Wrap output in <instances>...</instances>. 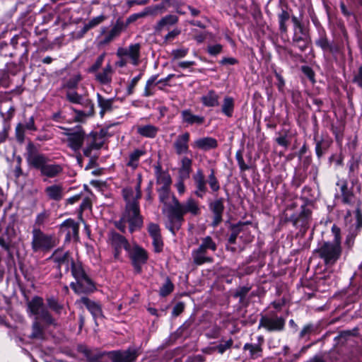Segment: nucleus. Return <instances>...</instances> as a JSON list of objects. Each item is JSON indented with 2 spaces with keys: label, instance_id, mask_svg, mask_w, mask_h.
<instances>
[{
  "label": "nucleus",
  "instance_id": "obj_1",
  "mask_svg": "<svg viewBox=\"0 0 362 362\" xmlns=\"http://www.w3.org/2000/svg\"><path fill=\"white\" fill-rule=\"evenodd\" d=\"M157 191L159 201L165 206L162 210L166 216L165 226L173 235L181 228L186 214L189 213L194 216L200 214L198 202L193 198H188L185 202L181 203L171 193L170 187H160Z\"/></svg>",
  "mask_w": 362,
  "mask_h": 362
},
{
  "label": "nucleus",
  "instance_id": "obj_2",
  "mask_svg": "<svg viewBox=\"0 0 362 362\" xmlns=\"http://www.w3.org/2000/svg\"><path fill=\"white\" fill-rule=\"evenodd\" d=\"M136 194L132 189L124 190V197L127 202L126 209L119 221L115 223V226L124 233L126 224H129V230L131 233L139 230L143 226V218L140 214V209L138 202L141 197V182H139L136 187Z\"/></svg>",
  "mask_w": 362,
  "mask_h": 362
},
{
  "label": "nucleus",
  "instance_id": "obj_3",
  "mask_svg": "<svg viewBox=\"0 0 362 362\" xmlns=\"http://www.w3.org/2000/svg\"><path fill=\"white\" fill-rule=\"evenodd\" d=\"M25 158L28 165L34 169L38 170L42 177L54 178L63 172V167L58 163H50L49 158L39 152L38 148L29 141L25 148Z\"/></svg>",
  "mask_w": 362,
  "mask_h": 362
},
{
  "label": "nucleus",
  "instance_id": "obj_4",
  "mask_svg": "<svg viewBox=\"0 0 362 362\" xmlns=\"http://www.w3.org/2000/svg\"><path fill=\"white\" fill-rule=\"evenodd\" d=\"M334 235L332 241L323 243L317 250L316 253L327 266L334 265L341 255V230L336 225L332 227Z\"/></svg>",
  "mask_w": 362,
  "mask_h": 362
},
{
  "label": "nucleus",
  "instance_id": "obj_5",
  "mask_svg": "<svg viewBox=\"0 0 362 362\" xmlns=\"http://www.w3.org/2000/svg\"><path fill=\"white\" fill-rule=\"evenodd\" d=\"M71 272L75 282L70 284V287L77 294L88 293L95 290V286L92 279L86 273L81 262H71Z\"/></svg>",
  "mask_w": 362,
  "mask_h": 362
},
{
  "label": "nucleus",
  "instance_id": "obj_6",
  "mask_svg": "<svg viewBox=\"0 0 362 362\" xmlns=\"http://www.w3.org/2000/svg\"><path fill=\"white\" fill-rule=\"evenodd\" d=\"M26 313L29 317H35L47 325H55L56 321L49 311L45 308L42 297L35 296L32 299L26 300Z\"/></svg>",
  "mask_w": 362,
  "mask_h": 362
},
{
  "label": "nucleus",
  "instance_id": "obj_7",
  "mask_svg": "<svg viewBox=\"0 0 362 362\" xmlns=\"http://www.w3.org/2000/svg\"><path fill=\"white\" fill-rule=\"evenodd\" d=\"M216 250L217 245L211 236L207 235L201 238L199 247L192 251L193 262L197 265L212 263L214 259L208 255V252H215Z\"/></svg>",
  "mask_w": 362,
  "mask_h": 362
},
{
  "label": "nucleus",
  "instance_id": "obj_8",
  "mask_svg": "<svg viewBox=\"0 0 362 362\" xmlns=\"http://www.w3.org/2000/svg\"><path fill=\"white\" fill-rule=\"evenodd\" d=\"M57 245L54 235L47 234L40 228L33 227L31 248L34 252H48Z\"/></svg>",
  "mask_w": 362,
  "mask_h": 362
},
{
  "label": "nucleus",
  "instance_id": "obj_9",
  "mask_svg": "<svg viewBox=\"0 0 362 362\" xmlns=\"http://www.w3.org/2000/svg\"><path fill=\"white\" fill-rule=\"evenodd\" d=\"M285 325L286 318L273 312L261 317L258 328H264L269 332H279L284 330Z\"/></svg>",
  "mask_w": 362,
  "mask_h": 362
},
{
  "label": "nucleus",
  "instance_id": "obj_10",
  "mask_svg": "<svg viewBox=\"0 0 362 362\" xmlns=\"http://www.w3.org/2000/svg\"><path fill=\"white\" fill-rule=\"evenodd\" d=\"M127 253L134 272L140 274L142 271V265L146 263L148 258L147 252L138 245H135L129 248Z\"/></svg>",
  "mask_w": 362,
  "mask_h": 362
},
{
  "label": "nucleus",
  "instance_id": "obj_11",
  "mask_svg": "<svg viewBox=\"0 0 362 362\" xmlns=\"http://www.w3.org/2000/svg\"><path fill=\"white\" fill-rule=\"evenodd\" d=\"M311 214V211L305 205H302L300 213L291 216L288 221L294 227L299 228L303 233H305L310 226Z\"/></svg>",
  "mask_w": 362,
  "mask_h": 362
},
{
  "label": "nucleus",
  "instance_id": "obj_12",
  "mask_svg": "<svg viewBox=\"0 0 362 362\" xmlns=\"http://www.w3.org/2000/svg\"><path fill=\"white\" fill-rule=\"evenodd\" d=\"M64 134L67 137V146L74 151H79L87 138L86 132L81 127L68 129Z\"/></svg>",
  "mask_w": 362,
  "mask_h": 362
},
{
  "label": "nucleus",
  "instance_id": "obj_13",
  "mask_svg": "<svg viewBox=\"0 0 362 362\" xmlns=\"http://www.w3.org/2000/svg\"><path fill=\"white\" fill-rule=\"evenodd\" d=\"M139 355V349L136 347L107 352V356L112 362H135Z\"/></svg>",
  "mask_w": 362,
  "mask_h": 362
},
{
  "label": "nucleus",
  "instance_id": "obj_14",
  "mask_svg": "<svg viewBox=\"0 0 362 362\" xmlns=\"http://www.w3.org/2000/svg\"><path fill=\"white\" fill-rule=\"evenodd\" d=\"M79 223L74 219L68 218L59 226V233L64 235L66 243L77 241L79 238Z\"/></svg>",
  "mask_w": 362,
  "mask_h": 362
},
{
  "label": "nucleus",
  "instance_id": "obj_15",
  "mask_svg": "<svg viewBox=\"0 0 362 362\" xmlns=\"http://www.w3.org/2000/svg\"><path fill=\"white\" fill-rule=\"evenodd\" d=\"M109 243L114 250V257L117 260L120 259L122 249L127 252L131 247L126 238L116 232H111L109 234Z\"/></svg>",
  "mask_w": 362,
  "mask_h": 362
},
{
  "label": "nucleus",
  "instance_id": "obj_16",
  "mask_svg": "<svg viewBox=\"0 0 362 362\" xmlns=\"http://www.w3.org/2000/svg\"><path fill=\"white\" fill-rule=\"evenodd\" d=\"M141 45L139 43L131 44L128 47H119L117 50L119 57H126L134 66L139 64Z\"/></svg>",
  "mask_w": 362,
  "mask_h": 362
},
{
  "label": "nucleus",
  "instance_id": "obj_17",
  "mask_svg": "<svg viewBox=\"0 0 362 362\" xmlns=\"http://www.w3.org/2000/svg\"><path fill=\"white\" fill-rule=\"evenodd\" d=\"M47 259L52 261L56 264L57 269L59 272L58 275L59 278H61L62 276L61 272L62 266L65 265L66 271H68L69 266L71 267V261H74L68 251L64 252L61 249L55 250Z\"/></svg>",
  "mask_w": 362,
  "mask_h": 362
},
{
  "label": "nucleus",
  "instance_id": "obj_18",
  "mask_svg": "<svg viewBox=\"0 0 362 362\" xmlns=\"http://www.w3.org/2000/svg\"><path fill=\"white\" fill-rule=\"evenodd\" d=\"M209 208L214 214L211 225L212 227L216 228L223 221V214L224 211L223 199L219 198L210 202Z\"/></svg>",
  "mask_w": 362,
  "mask_h": 362
},
{
  "label": "nucleus",
  "instance_id": "obj_19",
  "mask_svg": "<svg viewBox=\"0 0 362 362\" xmlns=\"http://www.w3.org/2000/svg\"><path fill=\"white\" fill-rule=\"evenodd\" d=\"M182 123L187 126L202 125L205 122L202 115H194L190 109H185L180 112Z\"/></svg>",
  "mask_w": 362,
  "mask_h": 362
},
{
  "label": "nucleus",
  "instance_id": "obj_20",
  "mask_svg": "<svg viewBox=\"0 0 362 362\" xmlns=\"http://www.w3.org/2000/svg\"><path fill=\"white\" fill-rule=\"evenodd\" d=\"M76 303L86 306L95 320L103 317L102 306L98 302L92 300L88 297H81Z\"/></svg>",
  "mask_w": 362,
  "mask_h": 362
},
{
  "label": "nucleus",
  "instance_id": "obj_21",
  "mask_svg": "<svg viewBox=\"0 0 362 362\" xmlns=\"http://www.w3.org/2000/svg\"><path fill=\"white\" fill-rule=\"evenodd\" d=\"M190 139V134L186 132L181 134H179L174 143L173 148L176 154L182 155L186 154L189 152V141Z\"/></svg>",
  "mask_w": 362,
  "mask_h": 362
},
{
  "label": "nucleus",
  "instance_id": "obj_22",
  "mask_svg": "<svg viewBox=\"0 0 362 362\" xmlns=\"http://www.w3.org/2000/svg\"><path fill=\"white\" fill-rule=\"evenodd\" d=\"M193 180L195 185L194 194L199 198H203L207 191V187L206 181L202 170L199 169L193 175Z\"/></svg>",
  "mask_w": 362,
  "mask_h": 362
},
{
  "label": "nucleus",
  "instance_id": "obj_23",
  "mask_svg": "<svg viewBox=\"0 0 362 362\" xmlns=\"http://www.w3.org/2000/svg\"><path fill=\"white\" fill-rule=\"evenodd\" d=\"M193 148L204 151L216 148L218 146V141L213 137H202L196 139L192 144Z\"/></svg>",
  "mask_w": 362,
  "mask_h": 362
},
{
  "label": "nucleus",
  "instance_id": "obj_24",
  "mask_svg": "<svg viewBox=\"0 0 362 362\" xmlns=\"http://www.w3.org/2000/svg\"><path fill=\"white\" fill-rule=\"evenodd\" d=\"M97 103L100 107V116L103 117L106 112H110L114 110L115 98H106L100 93H97Z\"/></svg>",
  "mask_w": 362,
  "mask_h": 362
},
{
  "label": "nucleus",
  "instance_id": "obj_25",
  "mask_svg": "<svg viewBox=\"0 0 362 362\" xmlns=\"http://www.w3.org/2000/svg\"><path fill=\"white\" fill-rule=\"evenodd\" d=\"M79 351L86 357L87 362H99L107 352H102L98 349H89L86 346H81Z\"/></svg>",
  "mask_w": 362,
  "mask_h": 362
},
{
  "label": "nucleus",
  "instance_id": "obj_26",
  "mask_svg": "<svg viewBox=\"0 0 362 362\" xmlns=\"http://www.w3.org/2000/svg\"><path fill=\"white\" fill-rule=\"evenodd\" d=\"M45 192L49 199L59 202L64 197V187L62 185H52L45 189Z\"/></svg>",
  "mask_w": 362,
  "mask_h": 362
},
{
  "label": "nucleus",
  "instance_id": "obj_27",
  "mask_svg": "<svg viewBox=\"0 0 362 362\" xmlns=\"http://www.w3.org/2000/svg\"><path fill=\"white\" fill-rule=\"evenodd\" d=\"M337 185L340 187L342 202L345 204H353L354 194L353 191L348 188L347 182L344 180H339L337 182Z\"/></svg>",
  "mask_w": 362,
  "mask_h": 362
},
{
  "label": "nucleus",
  "instance_id": "obj_28",
  "mask_svg": "<svg viewBox=\"0 0 362 362\" xmlns=\"http://www.w3.org/2000/svg\"><path fill=\"white\" fill-rule=\"evenodd\" d=\"M106 132L101 129L100 132H91L87 136L86 141L92 144L95 149L100 148L105 143V136Z\"/></svg>",
  "mask_w": 362,
  "mask_h": 362
},
{
  "label": "nucleus",
  "instance_id": "obj_29",
  "mask_svg": "<svg viewBox=\"0 0 362 362\" xmlns=\"http://www.w3.org/2000/svg\"><path fill=\"white\" fill-rule=\"evenodd\" d=\"M20 37L17 35L12 37L11 40V45L12 47L16 49V52L13 54L11 53L10 56L13 57L14 55H20L22 58L24 57H27L28 55V47H27V42L25 40H23L21 42H18Z\"/></svg>",
  "mask_w": 362,
  "mask_h": 362
},
{
  "label": "nucleus",
  "instance_id": "obj_30",
  "mask_svg": "<svg viewBox=\"0 0 362 362\" xmlns=\"http://www.w3.org/2000/svg\"><path fill=\"white\" fill-rule=\"evenodd\" d=\"M124 28V24H115L114 27L108 32H106L103 29L102 30V35H104V38L101 41V43L107 44L110 42L120 35Z\"/></svg>",
  "mask_w": 362,
  "mask_h": 362
},
{
  "label": "nucleus",
  "instance_id": "obj_31",
  "mask_svg": "<svg viewBox=\"0 0 362 362\" xmlns=\"http://www.w3.org/2000/svg\"><path fill=\"white\" fill-rule=\"evenodd\" d=\"M155 174L157 185L160 187H170L172 183L170 175L168 172L163 171L160 165L155 167Z\"/></svg>",
  "mask_w": 362,
  "mask_h": 362
},
{
  "label": "nucleus",
  "instance_id": "obj_32",
  "mask_svg": "<svg viewBox=\"0 0 362 362\" xmlns=\"http://www.w3.org/2000/svg\"><path fill=\"white\" fill-rule=\"evenodd\" d=\"M112 66L107 64L102 71L95 74V79L101 84H110L112 82Z\"/></svg>",
  "mask_w": 362,
  "mask_h": 362
},
{
  "label": "nucleus",
  "instance_id": "obj_33",
  "mask_svg": "<svg viewBox=\"0 0 362 362\" xmlns=\"http://www.w3.org/2000/svg\"><path fill=\"white\" fill-rule=\"evenodd\" d=\"M15 235L13 228L7 227L4 233L0 235V246L5 250L9 252L12 238Z\"/></svg>",
  "mask_w": 362,
  "mask_h": 362
},
{
  "label": "nucleus",
  "instance_id": "obj_34",
  "mask_svg": "<svg viewBox=\"0 0 362 362\" xmlns=\"http://www.w3.org/2000/svg\"><path fill=\"white\" fill-rule=\"evenodd\" d=\"M82 106L85 108V110L74 109L76 121L83 122L87 117H91L95 114L94 104L93 102H90V104L83 105Z\"/></svg>",
  "mask_w": 362,
  "mask_h": 362
},
{
  "label": "nucleus",
  "instance_id": "obj_35",
  "mask_svg": "<svg viewBox=\"0 0 362 362\" xmlns=\"http://www.w3.org/2000/svg\"><path fill=\"white\" fill-rule=\"evenodd\" d=\"M66 100L73 104H78L81 105L90 104L92 102L89 98L78 94L74 90H67L66 93Z\"/></svg>",
  "mask_w": 362,
  "mask_h": 362
},
{
  "label": "nucleus",
  "instance_id": "obj_36",
  "mask_svg": "<svg viewBox=\"0 0 362 362\" xmlns=\"http://www.w3.org/2000/svg\"><path fill=\"white\" fill-rule=\"evenodd\" d=\"M202 105L207 107H216L219 105V96L216 91L211 90L202 95L200 99Z\"/></svg>",
  "mask_w": 362,
  "mask_h": 362
},
{
  "label": "nucleus",
  "instance_id": "obj_37",
  "mask_svg": "<svg viewBox=\"0 0 362 362\" xmlns=\"http://www.w3.org/2000/svg\"><path fill=\"white\" fill-rule=\"evenodd\" d=\"M315 153L318 158H320L330 147L332 141L329 138H321L317 139L315 137Z\"/></svg>",
  "mask_w": 362,
  "mask_h": 362
},
{
  "label": "nucleus",
  "instance_id": "obj_38",
  "mask_svg": "<svg viewBox=\"0 0 362 362\" xmlns=\"http://www.w3.org/2000/svg\"><path fill=\"white\" fill-rule=\"evenodd\" d=\"M356 222L349 226L347 234L354 238L359 234L362 229V214L359 209L355 212Z\"/></svg>",
  "mask_w": 362,
  "mask_h": 362
},
{
  "label": "nucleus",
  "instance_id": "obj_39",
  "mask_svg": "<svg viewBox=\"0 0 362 362\" xmlns=\"http://www.w3.org/2000/svg\"><path fill=\"white\" fill-rule=\"evenodd\" d=\"M176 3V0H163L160 4L153 7H147L146 8V10L149 15H154L157 14L158 12L162 13L163 11H166L167 8L170 6H174Z\"/></svg>",
  "mask_w": 362,
  "mask_h": 362
},
{
  "label": "nucleus",
  "instance_id": "obj_40",
  "mask_svg": "<svg viewBox=\"0 0 362 362\" xmlns=\"http://www.w3.org/2000/svg\"><path fill=\"white\" fill-rule=\"evenodd\" d=\"M81 79V75L78 72L70 74L69 78L63 80L62 87L68 90H74L78 87Z\"/></svg>",
  "mask_w": 362,
  "mask_h": 362
},
{
  "label": "nucleus",
  "instance_id": "obj_41",
  "mask_svg": "<svg viewBox=\"0 0 362 362\" xmlns=\"http://www.w3.org/2000/svg\"><path fill=\"white\" fill-rule=\"evenodd\" d=\"M146 154V151L144 149H135L129 153V160L127 165L132 169L134 170L139 166L140 158Z\"/></svg>",
  "mask_w": 362,
  "mask_h": 362
},
{
  "label": "nucleus",
  "instance_id": "obj_42",
  "mask_svg": "<svg viewBox=\"0 0 362 362\" xmlns=\"http://www.w3.org/2000/svg\"><path fill=\"white\" fill-rule=\"evenodd\" d=\"M243 350L249 351V356L252 359H257L262 356L261 343H246L243 346Z\"/></svg>",
  "mask_w": 362,
  "mask_h": 362
},
{
  "label": "nucleus",
  "instance_id": "obj_43",
  "mask_svg": "<svg viewBox=\"0 0 362 362\" xmlns=\"http://www.w3.org/2000/svg\"><path fill=\"white\" fill-rule=\"evenodd\" d=\"M158 128L152 124L139 126L137 133L146 138H155L158 134Z\"/></svg>",
  "mask_w": 362,
  "mask_h": 362
},
{
  "label": "nucleus",
  "instance_id": "obj_44",
  "mask_svg": "<svg viewBox=\"0 0 362 362\" xmlns=\"http://www.w3.org/2000/svg\"><path fill=\"white\" fill-rule=\"evenodd\" d=\"M235 107L234 99L230 96H226L221 105V112L228 117H231L233 115Z\"/></svg>",
  "mask_w": 362,
  "mask_h": 362
},
{
  "label": "nucleus",
  "instance_id": "obj_45",
  "mask_svg": "<svg viewBox=\"0 0 362 362\" xmlns=\"http://www.w3.org/2000/svg\"><path fill=\"white\" fill-rule=\"evenodd\" d=\"M192 161L187 157H183L181 160V166L179 169V175L182 179H187L189 177L192 171Z\"/></svg>",
  "mask_w": 362,
  "mask_h": 362
},
{
  "label": "nucleus",
  "instance_id": "obj_46",
  "mask_svg": "<svg viewBox=\"0 0 362 362\" xmlns=\"http://www.w3.org/2000/svg\"><path fill=\"white\" fill-rule=\"evenodd\" d=\"M307 29L305 24H294L293 41L296 42L300 40H308Z\"/></svg>",
  "mask_w": 362,
  "mask_h": 362
},
{
  "label": "nucleus",
  "instance_id": "obj_47",
  "mask_svg": "<svg viewBox=\"0 0 362 362\" xmlns=\"http://www.w3.org/2000/svg\"><path fill=\"white\" fill-rule=\"evenodd\" d=\"M39 319H35L32 324L31 339H42L44 337V328L39 322Z\"/></svg>",
  "mask_w": 362,
  "mask_h": 362
},
{
  "label": "nucleus",
  "instance_id": "obj_48",
  "mask_svg": "<svg viewBox=\"0 0 362 362\" xmlns=\"http://www.w3.org/2000/svg\"><path fill=\"white\" fill-rule=\"evenodd\" d=\"M317 325L313 323L305 325L299 333V337L300 339H309L312 334H314L317 331Z\"/></svg>",
  "mask_w": 362,
  "mask_h": 362
},
{
  "label": "nucleus",
  "instance_id": "obj_49",
  "mask_svg": "<svg viewBox=\"0 0 362 362\" xmlns=\"http://www.w3.org/2000/svg\"><path fill=\"white\" fill-rule=\"evenodd\" d=\"M158 78L157 75H153L149 78V79L146 81L144 90L143 93V96L149 97L154 94L153 88L157 85L156 80Z\"/></svg>",
  "mask_w": 362,
  "mask_h": 362
},
{
  "label": "nucleus",
  "instance_id": "obj_50",
  "mask_svg": "<svg viewBox=\"0 0 362 362\" xmlns=\"http://www.w3.org/2000/svg\"><path fill=\"white\" fill-rule=\"evenodd\" d=\"M47 304L57 315H60L64 309V305L59 303L58 300L54 297L47 298Z\"/></svg>",
  "mask_w": 362,
  "mask_h": 362
},
{
  "label": "nucleus",
  "instance_id": "obj_51",
  "mask_svg": "<svg viewBox=\"0 0 362 362\" xmlns=\"http://www.w3.org/2000/svg\"><path fill=\"white\" fill-rule=\"evenodd\" d=\"M174 289V285L168 277L165 279L164 284L160 288L159 294L160 296L165 297L173 292Z\"/></svg>",
  "mask_w": 362,
  "mask_h": 362
},
{
  "label": "nucleus",
  "instance_id": "obj_52",
  "mask_svg": "<svg viewBox=\"0 0 362 362\" xmlns=\"http://www.w3.org/2000/svg\"><path fill=\"white\" fill-rule=\"evenodd\" d=\"M210 174L208 177V182L210 186V188L213 192H217L220 189V185L215 176V171L214 169H211Z\"/></svg>",
  "mask_w": 362,
  "mask_h": 362
},
{
  "label": "nucleus",
  "instance_id": "obj_53",
  "mask_svg": "<svg viewBox=\"0 0 362 362\" xmlns=\"http://www.w3.org/2000/svg\"><path fill=\"white\" fill-rule=\"evenodd\" d=\"M95 25V24H84L83 26L79 30L77 29L72 32V37L76 39L82 37L84 34L90 28H92Z\"/></svg>",
  "mask_w": 362,
  "mask_h": 362
},
{
  "label": "nucleus",
  "instance_id": "obj_54",
  "mask_svg": "<svg viewBox=\"0 0 362 362\" xmlns=\"http://www.w3.org/2000/svg\"><path fill=\"white\" fill-rule=\"evenodd\" d=\"M49 216V214L48 211L44 210L43 211L38 214L36 216L35 221V226L34 227L39 228L42 226L45 222L47 221Z\"/></svg>",
  "mask_w": 362,
  "mask_h": 362
},
{
  "label": "nucleus",
  "instance_id": "obj_55",
  "mask_svg": "<svg viewBox=\"0 0 362 362\" xmlns=\"http://www.w3.org/2000/svg\"><path fill=\"white\" fill-rule=\"evenodd\" d=\"M235 158L241 171H246L250 168V166L245 163L241 150L236 152Z\"/></svg>",
  "mask_w": 362,
  "mask_h": 362
},
{
  "label": "nucleus",
  "instance_id": "obj_56",
  "mask_svg": "<svg viewBox=\"0 0 362 362\" xmlns=\"http://www.w3.org/2000/svg\"><path fill=\"white\" fill-rule=\"evenodd\" d=\"M233 344V340L230 338L227 341H223L214 347L219 354H223L226 350L229 349Z\"/></svg>",
  "mask_w": 362,
  "mask_h": 362
},
{
  "label": "nucleus",
  "instance_id": "obj_57",
  "mask_svg": "<svg viewBox=\"0 0 362 362\" xmlns=\"http://www.w3.org/2000/svg\"><path fill=\"white\" fill-rule=\"evenodd\" d=\"M25 128L22 123H18L15 129L16 138L18 143L22 144L25 140Z\"/></svg>",
  "mask_w": 362,
  "mask_h": 362
},
{
  "label": "nucleus",
  "instance_id": "obj_58",
  "mask_svg": "<svg viewBox=\"0 0 362 362\" xmlns=\"http://www.w3.org/2000/svg\"><path fill=\"white\" fill-rule=\"evenodd\" d=\"M250 290V287L248 286H241L237 288L233 296L235 298H239L240 302H243L247 294Z\"/></svg>",
  "mask_w": 362,
  "mask_h": 362
},
{
  "label": "nucleus",
  "instance_id": "obj_59",
  "mask_svg": "<svg viewBox=\"0 0 362 362\" xmlns=\"http://www.w3.org/2000/svg\"><path fill=\"white\" fill-rule=\"evenodd\" d=\"M105 54L103 53L100 54L95 60L94 64L89 67L88 72L90 73H95L98 69L102 66L103 62L104 61Z\"/></svg>",
  "mask_w": 362,
  "mask_h": 362
},
{
  "label": "nucleus",
  "instance_id": "obj_60",
  "mask_svg": "<svg viewBox=\"0 0 362 362\" xmlns=\"http://www.w3.org/2000/svg\"><path fill=\"white\" fill-rule=\"evenodd\" d=\"M15 161H16V166L13 169V175L16 178H18L23 175V170L21 168V163H22L23 159L20 156H17L15 158Z\"/></svg>",
  "mask_w": 362,
  "mask_h": 362
},
{
  "label": "nucleus",
  "instance_id": "obj_61",
  "mask_svg": "<svg viewBox=\"0 0 362 362\" xmlns=\"http://www.w3.org/2000/svg\"><path fill=\"white\" fill-rule=\"evenodd\" d=\"M153 239V245L156 252H160L163 250V242L161 235L151 237Z\"/></svg>",
  "mask_w": 362,
  "mask_h": 362
},
{
  "label": "nucleus",
  "instance_id": "obj_62",
  "mask_svg": "<svg viewBox=\"0 0 362 362\" xmlns=\"http://www.w3.org/2000/svg\"><path fill=\"white\" fill-rule=\"evenodd\" d=\"M189 52L187 48H181L173 49L171 52V55L173 59H177L185 57Z\"/></svg>",
  "mask_w": 362,
  "mask_h": 362
},
{
  "label": "nucleus",
  "instance_id": "obj_63",
  "mask_svg": "<svg viewBox=\"0 0 362 362\" xmlns=\"http://www.w3.org/2000/svg\"><path fill=\"white\" fill-rule=\"evenodd\" d=\"M142 76V73H140L138 76L134 77L129 84L127 86V95H130L134 93V89L135 86H136L139 81L141 79Z\"/></svg>",
  "mask_w": 362,
  "mask_h": 362
},
{
  "label": "nucleus",
  "instance_id": "obj_64",
  "mask_svg": "<svg viewBox=\"0 0 362 362\" xmlns=\"http://www.w3.org/2000/svg\"><path fill=\"white\" fill-rule=\"evenodd\" d=\"M223 47L220 44L209 45L207 47L208 53L211 56H216L222 52Z\"/></svg>",
  "mask_w": 362,
  "mask_h": 362
}]
</instances>
